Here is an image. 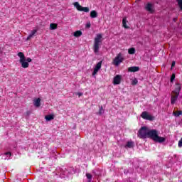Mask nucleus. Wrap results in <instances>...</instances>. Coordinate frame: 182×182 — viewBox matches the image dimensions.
I'll list each match as a JSON object with an SVG mask.
<instances>
[{"label": "nucleus", "mask_w": 182, "mask_h": 182, "mask_svg": "<svg viewBox=\"0 0 182 182\" xmlns=\"http://www.w3.org/2000/svg\"><path fill=\"white\" fill-rule=\"evenodd\" d=\"M154 141H156V143H164V141H166V138L157 135Z\"/></svg>", "instance_id": "f8f14e48"}, {"label": "nucleus", "mask_w": 182, "mask_h": 182, "mask_svg": "<svg viewBox=\"0 0 182 182\" xmlns=\"http://www.w3.org/2000/svg\"><path fill=\"white\" fill-rule=\"evenodd\" d=\"M36 32H38V29L31 31V33L27 37V41H29L31 38H33V36H36Z\"/></svg>", "instance_id": "2eb2a0df"}, {"label": "nucleus", "mask_w": 182, "mask_h": 182, "mask_svg": "<svg viewBox=\"0 0 182 182\" xmlns=\"http://www.w3.org/2000/svg\"><path fill=\"white\" fill-rule=\"evenodd\" d=\"M123 60H124L123 54H122V53H119L114 58V59L112 61V63H113V65H114V66H119V65H120L123 62Z\"/></svg>", "instance_id": "20e7f679"}, {"label": "nucleus", "mask_w": 182, "mask_h": 182, "mask_svg": "<svg viewBox=\"0 0 182 182\" xmlns=\"http://www.w3.org/2000/svg\"><path fill=\"white\" fill-rule=\"evenodd\" d=\"M90 17L91 18H97V11L92 10L90 12Z\"/></svg>", "instance_id": "6ab92c4d"}, {"label": "nucleus", "mask_w": 182, "mask_h": 182, "mask_svg": "<svg viewBox=\"0 0 182 182\" xmlns=\"http://www.w3.org/2000/svg\"><path fill=\"white\" fill-rule=\"evenodd\" d=\"M174 79H176V74L173 73L171 76V83H173V82H174Z\"/></svg>", "instance_id": "a878e982"}, {"label": "nucleus", "mask_w": 182, "mask_h": 182, "mask_svg": "<svg viewBox=\"0 0 182 182\" xmlns=\"http://www.w3.org/2000/svg\"><path fill=\"white\" fill-rule=\"evenodd\" d=\"M173 95H171V105H174V103H176V102H177V99H178V95H180V93L178 92H176V93H173Z\"/></svg>", "instance_id": "6e6552de"}, {"label": "nucleus", "mask_w": 182, "mask_h": 182, "mask_svg": "<svg viewBox=\"0 0 182 182\" xmlns=\"http://www.w3.org/2000/svg\"><path fill=\"white\" fill-rule=\"evenodd\" d=\"M17 56L20 58V63L21 65V67L23 68V69H26L27 68H29V63L26 61V57H25V54L22 52H19L17 54Z\"/></svg>", "instance_id": "f03ea898"}, {"label": "nucleus", "mask_w": 182, "mask_h": 182, "mask_svg": "<svg viewBox=\"0 0 182 182\" xmlns=\"http://www.w3.org/2000/svg\"><path fill=\"white\" fill-rule=\"evenodd\" d=\"M100 111L97 113V114H100V116H102V114H103V113H105V109H103V106H100Z\"/></svg>", "instance_id": "393cba45"}, {"label": "nucleus", "mask_w": 182, "mask_h": 182, "mask_svg": "<svg viewBox=\"0 0 182 182\" xmlns=\"http://www.w3.org/2000/svg\"><path fill=\"white\" fill-rule=\"evenodd\" d=\"M140 70V68L137 66L129 67L128 68V72H139Z\"/></svg>", "instance_id": "dca6fc26"}, {"label": "nucleus", "mask_w": 182, "mask_h": 182, "mask_svg": "<svg viewBox=\"0 0 182 182\" xmlns=\"http://www.w3.org/2000/svg\"><path fill=\"white\" fill-rule=\"evenodd\" d=\"M147 139H151L152 140H156V138L157 137L159 133L157 132V130L156 129H149L147 133Z\"/></svg>", "instance_id": "39448f33"}, {"label": "nucleus", "mask_w": 182, "mask_h": 182, "mask_svg": "<svg viewBox=\"0 0 182 182\" xmlns=\"http://www.w3.org/2000/svg\"><path fill=\"white\" fill-rule=\"evenodd\" d=\"M180 90H181V85L180 83H176L175 90L172 93H180Z\"/></svg>", "instance_id": "ddd939ff"}, {"label": "nucleus", "mask_w": 182, "mask_h": 182, "mask_svg": "<svg viewBox=\"0 0 182 182\" xmlns=\"http://www.w3.org/2000/svg\"><path fill=\"white\" fill-rule=\"evenodd\" d=\"M122 82V75H117L113 80L114 85H120Z\"/></svg>", "instance_id": "1a4fd4ad"}, {"label": "nucleus", "mask_w": 182, "mask_h": 182, "mask_svg": "<svg viewBox=\"0 0 182 182\" xmlns=\"http://www.w3.org/2000/svg\"><path fill=\"white\" fill-rule=\"evenodd\" d=\"M146 11H148V12H150L151 14H153V12H154V11L153 10V4H152L148 3L146 4Z\"/></svg>", "instance_id": "4468645a"}, {"label": "nucleus", "mask_w": 182, "mask_h": 182, "mask_svg": "<svg viewBox=\"0 0 182 182\" xmlns=\"http://www.w3.org/2000/svg\"><path fill=\"white\" fill-rule=\"evenodd\" d=\"M74 36L75 37V38H79L80 36H82V31H75V32H74Z\"/></svg>", "instance_id": "4be33fe9"}, {"label": "nucleus", "mask_w": 182, "mask_h": 182, "mask_svg": "<svg viewBox=\"0 0 182 182\" xmlns=\"http://www.w3.org/2000/svg\"><path fill=\"white\" fill-rule=\"evenodd\" d=\"M91 25H90V23H87L86 24V28H90Z\"/></svg>", "instance_id": "473e14b6"}, {"label": "nucleus", "mask_w": 182, "mask_h": 182, "mask_svg": "<svg viewBox=\"0 0 182 182\" xmlns=\"http://www.w3.org/2000/svg\"><path fill=\"white\" fill-rule=\"evenodd\" d=\"M34 106H36V107H39L41 106V98H38L34 101Z\"/></svg>", "instance_id": "aec40b11"}, {"label": "nucleus", "mask_w": 182, "mask_h": 182, "mask_svg": "<svg viewBox=\"0 0 182 182\" xmlns=\"http://www.w3.org/2000/svg\"><path fill=\"white\" fill-rule=\"evenodd\" d=\"M149 129L147 127H141L138 132V137H139V139H147Z\"/></svg>", "instance_id": "7ed1b4c3"}, {"label": "nucleus", "mask_w": 182, "mask_h": 182, "mask_svg": "<svg viewBox=\"0 0 182 182\" xmlns=\"http://www.w3.org/2000/svg\"><path fill=\"white\" fill-rule=\"evenodd\" d=\"M173 116H175L176 117H178V116H181L182 114V111H174L173 112Z\"/></svg>", "instance_id": "5701e85b"}, {"label": "nucleus", "mask_w": 182, "mask_h": 182, "mask_svg": "<svg viewBox=\"0 0 182 182\" xmlns=\"http://www.w3.org/2000/svg\"><path fill=\"white\" fill-rule=\"evenodd\" d=\"M141 117L142 119H144L145 120H149L150 122H153L154 120V117L152 115H150L149 112L144 111L141 114Z\"/></svg>", "instance_id": "0eeeda50"}, {"label": "nucleus", "mask_w": 182, "mask_h": 182, "mask_svg": "<svg viewBox=\"0 0 182 182\" xmlns=\"http://www.w3.org/2000/svg\"><path fill=\"white\" fill-rule=\"evenodd\" d=\"M74 6L76 8L77 11L82 12H89V7H83L79 4V2H75L73 4Z\"/></svg>", "instance_id": "423d86ee"}, {"label": "nucleus", "mask_w": 182, "mask_h": 182, "mask_svg": "<svg viewBox=\"0 0 182 182\" xmlns=\"http://www.w3.org/2000/svg\"><path fill=\"white\" fill-rule=\"evenodd\" d=\"M174 66H176V62L173 61L171 64V68H174Z\"/></svg>", "instance_id": "2f4dec72"}, {"label": "nucleus", "mask_w": 182, "mask_h": 182, "mask_svg": "<svg viewBox=\"0 0 182 182\" xmlns=\"http://www.w3.org/2000/svg\"><path fill=\"white\" fill-rule=\"evenodd\" d=\"M173 22H177V18H173Z\"/></svg>", "instance_id": "f704fd0d"}, {"label": "nucleus", "mask_w": 182, "mask_h": 182, "mask_svg": "<svg viewBox=\"0 0 182 182\" xmlns=\"http://www.w3.org/2000/svg\"><path fill=\"white\" fill-rule=\"evenodd\" d=\"M133 147H134V141H128L124 146L125 149H133Z\"/></svg>", "instance_id": "9b49d317"}, {"label": "nucleus", "mask_w": 182, "mask_h": 182, "mask_svg": "<svg viewBox=\"0 0 182 182\" xmlns=\"http://www.w3.org/2000/svg\"><path fill=\"white\" fill-rule=\"evenodd\" d=\"M50 29H51L52 31H53L55 29H58V24L51 23L50 24Z\"/></svg>", "instance_id": "412c9836"}, {"label": "nucleus", "mask_w": 182, "mask_h": 182, "mask_svg": "<svg viewBox=\"0 0 182 182\" xmlns=\"http://www.w3.org/2000/svg\"><path fill=\"white\" fill-rule=\"evenodd\" d=\"M77 95H78L79 97H80V96H82L83 94H82V92H78Z\"/></svg>", "instance_id": "72a5a7b5"}, {"label": "nucleus", "mask_w": 182, "mask_h": 182, "mask_svg": "<svg viewBox=\"0 0 182 182\" xmlns=\"http://www.w3.org/2000/svg\"><path fill=\"white\" fill-rule=\"evenodd\" d=\"M103 36L101 33L97 34V36L94 39V44L92 49L94 50V53L97 55L100 50V47L102 46V43H103Z\"/></svg>", "instance_id": "f257e3e1"}, {"label": "nucleus", "mask_w": 182, "mask_h": 182, "mask_svg": "<svg viewBox=\"0 0 182 182\" xmlns=\"http://www.w3.org/2000/svg\"><path fill=\"white\" fill-rule=\"evenodd\" d=\"M88 182H90V181H88Z\"/></svg>", "instance_id": "c9c22d12"}, {"label": "nucleus", "mask_w": 182, "mask_h": 182, "mask_svg": "<svg viewBox=\"0 0 182 182\" xmlns=\"http://www.w3.org/2000/svg\"><path fill=\"white\" fill-rule=\"evenodd\" d=\"M45 119L47 122H50V120H53V119H55V115L53 114L46 115Z\"/></svg>", "instance_id": "a211bd4d"}, {"label": "nucleus", "mask_w": 182, "mask_h": 182, "mask_svg": "<svg viewBox=\"0 0 182 182\" xmlns=\"http://www.w3.org/2000/svg\"><path fill=\"white\" fill-rule=\"evenodd\" d=\"M127 18L126 17H124L122 19V26L125 28V29H129L130 27L127 26Z\"/></svg>", "instance_id": "f3484780"}, {"label": "nucleus", "mask_w": 182, "mask_h": 182, "mask_svg": "<svg viewBox=\"0 0 182 182\" xmlns=\"http://www.w3.org/2000/svg\"><path fill=\"white\" fill-rule=\"evenodd\" d=\"M137 83V80L135 79L132 81V85H133L134 86L136 85V84Z\"/></svg>", "instance_id": "7c9ffc66"}, {"label": "nucleus", "mask_w": 182, "mask_h": 182, "mask_svg": "<svg viewBox=\"0 0 182 182\" xmlns=\"http://www.w3.org/2000/svg\"><path fill=\"white\" fill-rule=\"evenodd\" d=\"M102 61L99 62L95 68H94V70L92 72V75L95 76V75H96V73H97V72H99V70L100 69V68H102Z\"/></svg>", "instance_id": "9d476101"}, {"label": "nucleus", "mask_w": 182, "mask_h": 182, "mask_svg": "<svg viewBox=\"0 0 182 182\" xmlns=\"http://www.w3.org/2000/svg\"><path fill=\"white\" fill-rule=\"evenodd\" d=\"M86 177H87V178H88V180H89V181H92V174H90V173H86Z\"/></svg>", "instance_id": "bb28decb"}, {"label": "nucleus", "mask_w": 182, "mask_h": 182, "mask_svg": "<svg viewBox=\"0 0 182 182\" xmlns=\"http://www.w3.org/2000/svg\"><path fill=\"white\" fill-rule=\"evenodd\" d=\"M26 61L29 63V62H32V59L31 58H26Z\"/></svg>", "instance_id": "c85d7f7f"}, {"label": "nucleus", "mask_w": 182, "mask_h": 182, "mask_svg": "<svg viewBox=\"0 0 182 182\" xmlns=\"http://www.w3.org/2000/svg\"><path fill=\"white\" fill-rule=\"evenodd\" d=\"M5 156H9V157H11L12 156V154L11 152H6Z\"/></svg>", "instance_id": "c756f323"}, {"label": "nucleus", "mask_w": 182, "mask_h": 182, "mask_svg": "<svg viewBox=\"0 0 182 182\" xmlns=\"http://www.w3.org/2000/svg\"><path fill=\"white\" fill-rule=\"evenodd\" d=\"M128 53L129 55H134V53H136V49L134 48H129L128 50Z\"/></svg>", "instance_id": "b1692460"}, {"label": "nucleus", "mask_w": 182, "mask_h": 182, "mask_svg": "<svg viewBox=\"0 0 182 182\" xmlns=\"http://www.w3.org/2000/svg\"><path fill=\"white\" fill-rule=\"evenodd\" d=\"M178 146V147H182V138L179 140Z\"/></svg>", "instance_id": "cd10ccee"}]
</instances>
